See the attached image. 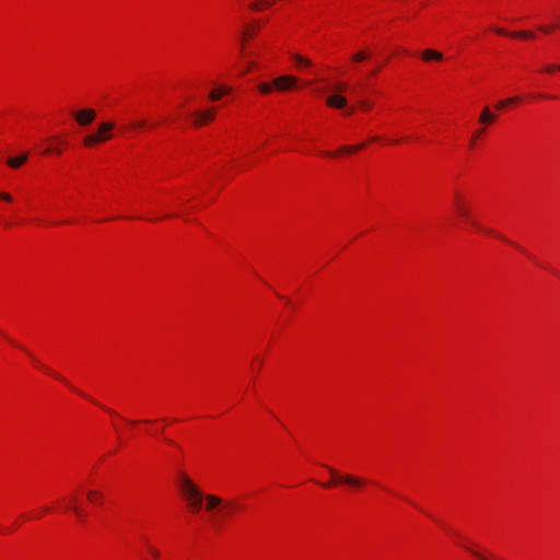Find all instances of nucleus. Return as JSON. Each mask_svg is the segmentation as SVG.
<instances>
[{
	"label": "nucleus",
	"instance_id": "1",
	"mask_svg": "<svg viewBox=\"0 0 560 560\" xmlns=\"http://www.w3.org/2000/svg\"><path fill=\"white\" fill-rule=\"evenodd\" d=\"M177 486L189 510L192 513H198L205 499V494L199 487L184 471L178 474Z\"/></svg>",
	"mask_w": 560,
	"mask_h": 560
},
{
	"label": "nucleus",
	"instance_id": "2",
	"mask_svg": "<svg viewBox=\"0 0 560 560\" xmlns=\"http://www.w3.org/2000/svg\"><path fill=\"white\" fill-rule=\"evenodd\" d=\"M177 486L189 510L192 513H198L205 499V494L199 487L184 471L178 474Z\"/></svg>",
	"mask_w": 560,
	"mask_h": 560
},
{
	"label": "nucleus",
	"instance_id": "3",
	"mask_svg": "<svg viewBox=\"0 0 560 560\" xmlns=\"http://www.w3.org/2000/svg\"><path fill=\"white\" fill-rule=\"evenodd\" d=\"M115 125L110 121H102L98 124L97 133L89 135L83 139L85 147H94L100 142L107 141L112 138L110 131Z\"/></svg>",
	"mask_w": 560,
	"mask_h": 560
},
{
	"label": "nucleus",
	"instance_id": "4",
	"mask_svg": "<svg viewBox=\"0 0 560 560\" xmlns=\"http://www.w3.org/2000/svg\"><path fill=\"white\" fill-rule=\"evenodd\" d=\"M327 469L331 477L334 478L335 482H345L346 485L352 487V488H359L362 485H364L365 480L359 476L354 475H340L337 472L336 469L332 467L327 466Z\"/></svg>",
	"mask_w": 560,
	"mask_h": 560
},
{
	"label": "nucleus",
	"instance_id": "5",
	"mask_svg": "<svg viewBox=\"0 0 560 560\" xmlns=\"http://www.w3.org/2000/svg\"><path fill=\"white\" fill-rule=\"evenodd\" d=\"M298 80L293 75H280L273 80L275 90L283 92L291 90Z\"/></svg>",
	"mask_w": 560,
	"mask_h": 560
},
{
	"label": "nucleus",
	"instance_id": "6",
	"mask_svg": "<svg viewBox=\"0 0 560 560\" xmlns=\"http://www.w3.org/2000/svg\"><path fill=\"white\" fill-rule=\"evenodd\" d=\"M73 116L80 126H88L94 120L96 113L93 109L86 108L73 113Z\"/></svg>",
	"mask_w": 560,
	"mask_h": 560
},
{
	"label": "nucleus",
	"instance_id": "7",
	"mask_svg": "<svg viewBox=\"0 0 560 560\" xmlns=\"http://www.w3.org/2000/svg\"><path fill=\"white\" fill-rule=\"evenodd\" d=\"M215 117V109L214 108H208L202 112H198L195 114V120L194 125L196 127H200L202 125H206L210 121H212Z\"/></svg>",
	"mask_w": 560,
	"mask_h": 560
},
{
	"label": "nucleus",
	"instance_id": "8",
	"mask_svg": "<svg viewBox=\"0 0 560 560\" xmlns=\"http://www.w3.org/2000/svg\"><path fill=\"white\" fill-rule=\"evenodd\" d=\"M454 209L456 210V212L458 213L459 217H462L464 219L469 218L468 206H467L464 197L458 192H456L454 196Z\"/></svg>",
	"mask_w": 560,
	"mask_h": 560
},
{
	"label": "nucleus",
	"instance_id": "9",
	"mask_svg": "<svg viewBox=\"0 0 560 560\" xmlns=\"http://www.w3.org/2000/svg\"><path fill=\"white\" fill-rule=\"evenodd\" d=\"M326 103L328 106L334 108H346L347 107V98L339 93H335L327 97Z\"/></svg>",
	"mask_w": 560,
	"mask_h": 560
},
{
	"label": "nucleus",
	"instance_id": "10",
	"mask_svg": "<svg viewBox=\"0 0 560 560\" xmlns=\"http://www.w3.org/2000/svg\"><path fill=\"white\" fill-rule=\"evenodd\" d=\"M203 500H206V510L207 511H213L215 508H218L222 504V499L214 494H207V495H205Z\"/></svg>",
	"mask_w": 560,
	"mask_h": 560
},
{
	"label": "nucleus",
	"instance_id": "11",
	"mask_svg": "<svg viewBox=\"0 0 560 560\" xmlns=\"http://www.w3.org/2000/svg\"><path fill=\"white\" fill-rule=\"evenodd\" d=\"M421 58L424 61H429V60L441 61L443 59V54L438 50L425 49L421 52Z\"/></svg>",
	"mask_w": 560,
	"mask_h": 560
},
{
	"label": "nucleus",
	"instance_id": "12",
	"mask_svg": "<svg viewBox=\"0 0 560 560\" xmlns=\"http://www.w3.org/2000/svg\"><path fill=\"white\" fill-rule=\"evenodd\" d=\"M28 159V155L27 153H23L19 156H15V158H9L7 160V164L11 167V168H19L20 166H22Z\"/></svg>",
	"mask_w": 560,
	"mask_h": 560
},
{
	"label": "nucleus",
	"instance_id": "13",
	"mask_svg": "<svg viewBox=\"0 0 560 560\" xmlns=\"http://www.w3.org/2000/svg\"><path fill=\"white\" fill-rule=\"evenodd\" d=\"M231 92L230 86H219L211 91L208 95L210 101H219L223 95Z\"/></svg>",
	"mask_w": 560,
	"mask_h": 560
},
{
	"label": "nucleus",
	"instance_id": "14",
	"mask_svg": "<svg viewBox=\"0 0 560 560\" xmlns=\"http://www.w3.org/2000/svg\"><path fill=\"white\" fill-rule=\"evenodd\" d=\"M495 115L491 113L490 108L488 106H486L483 109H482V113L479 117V122L481 124H491L495 120Z\"/></svg>",
	"mask_w": 560,
	"mask_h": 560
},
{
	"label": "nucleus",
	"instance_id": "15",
	"mask_svg": "<svg viewBox=\"0 0 560 560\" xmlns=\"http://www.w3.org/2000/svg\"><path fill=\"white\" fill-rule=\"evenodd\" d=\"M371 57V52L364 49L358 50L351 57V60L355 63L362 62Z\"/></svg>",
	"mask_w": 560,
	"mask_h": 560
},
{
	"label": "nucleus",
	"instance_id": "16",
	"mask_svg": "<svg viewBox=\"0 0 560 560\" xmlns=\"http://www.w3.org/2000/svg\"><path fill=\"white\" fill-rule=\"evenodd\" d=\"M52 140L57 141L58 145L54 147V148H47L43 151V154H51V153H55V154H61L62 150H61V147L65 142L58 138H52Z\"/></svg>",
	"mask_w": 560,
	"mask_h": 560
},
{
	"label": "nucleus",
	"instance_id": "17",
	"mask_svg": "<svg viewBox=\"0 0 560 560\" xmlns=\"http://www.w3.org/2000/svg\"><path fill=\"white\" fill-rule=\"evenodd\" d=\"M292 58L299 67H312V61L301 55H293Z\"/></svg>",
	"mask_w": 560,
	"mask_h": 560
},
{
	"label": "nucleus",
	"instance_id": "18",
	"mask_svg": "<svg viewBox=\"0 0 560 560\" xmlns=\"http://www.w3.org/2000/svg\"><path fill=\"white\" fill-rule=\"evenodd\" d=\"M88 499L91 500L94 503H102L103 494L100 491L90 490L88 492Z\"/></svg>",
	"mask_w": 560,
	"mask_h": 560
},
{
	"label": "nucleus",
	"instance_id": "19",
	"mask_svg": "<svg viewBox=\"0 0 560 560\" xmlns=\"http://www.w3.org/2000/svg\"><path fill=\"white\" fill-rule=\"evenodd\" d=\"M258 89L262 94H269L275 90L273 81L262 82L258 85Z\"/></svg>",
	"mask_w": 560,
	"mask_h": 560
},
{
	"label": "nucleus",
	"instance_id": "20",
	"mask_svg": "<svg viewBox=\"0 0 560 560\" xmlns=\"http://www.w3.org/2000/svg\"><path fill=\"white\" fill-rule=\"evenodd\" d=\"M69 509L78 516V517H82L83 516V511L77 505V499L75 498H71L70 499V505H69Z\"/></svg>",
	"mask_w": 560,
	"mask_h": 560
},
{
	"label": "nucleus",
	"instance_id": "21",
	"mask_svg": "<svg viewBox=\"0 0 560 560\" xmlns=\"http://www.w3.org/2000/svg\"><path fill=\"white\" fill-rule=\"evenodd\" d=\"M364 148V144L361 143V144H358V145H343L340 148V152H345V153H354L361 149Z\"/></svg>",
	"mask_w": 560,
	"mask_h": 560
},
{
	"label": "nucleus",
	"instance_id": "22",
	"mask_svg": "<svg viewBox=\"0 0 560 560\" xmlns=\"http://www.w3.org/2000/svg\"><path fill=\"white\" fill-rule=\"evenodd\" d=\"M272 1L271 0H261L260 2H254L250 4V8L253 10H262L269 5H271Z\"/></svg>",
	"mask_w": 560,
	"mask_h": 560
},
{
	"label": "nucleus",
	"instance_id": "23",
	"mask_svg": "<svg viewBox=\"0 0 560 560\" xmlns=\"http://www.w3.org/2000/svg\"><path fill=\"white\" fill-rule=\"evenodd\" d=\"M517 100H518L517 97H511V98H508V100L500 101V102L497 103L495 108L497 109H502V108H504L508 105L516 103Z\"/></svg>",
	"mask_w": 560,
	"mask_h": 560
},
{
	"label": "nucleus",
	"instance_id": "24",
	"mask_svg": "<svg viewBox=\"0 0 560 560\" xmlns=\"http://www.w3.org/2000/svg\"><path fill=\"white\" fill-rule=\"evenodd\" d=\"M512 36L520 37V38H534L535 34L532 32L523 31V32L512 33Z\"/></svg>",
	"mask_w": 560,
	"mask_h": 560
},
{
	"label": "nucleus",
	"instance_id": "25",
	"mask_svg": "<svg viewBox=\"0 0 560 560\" xmlns=\"http://www.w3.org/2000/svg\"><path fill=\"white\" fill-rule=\"evenodd\" d=\"M30 357L32 358V360L34 361V363H35L39 369H42L43 371H45V372L49 373L50 375H55V373H54L52 371H50L48 368H46V366H45V365H43V364H39V363L37 362V360H36L35 358H33V355H31V354H30Z\"/></svg>",
	"mask_w": 560,
	"mask_h": 560
},
{
	"label": "nucleus",
	"instance_id": "26",
	"mask_svg": "<svg viewBox=\"0 0 560 560\" xmlns=\"http://www.w3.org/2000/svg\"><path fill=\"white\" fill-rule=\"evenodd\" d=\"M358 104L363 109H370L372 107V104L366 100H359Z\"/></svg>",
	"mask_w": 560,
	"mask_h": 560
},
{
	"label": "nucleus",
	"instance_id": "27",
	"mask_svg": "<svg viewBox=\"0 0 560 560\" xmlns=\"http://www.w3.org/2000/svg\"><path fill=\"white\" fill-rule=\"evenodd\" d=\"M539 30H540L542 33L549 34V33L553 30V26L540 25V26H539Z\"/></svg>",
	"mask_w": 560,
	"mask_h": 560
},
{
	"label": "nucleus",
	"instance_id": "28",
	"mask_svg": "<svg viewBox=\"0 0 560 560\" xmlns=\"http://www.w3.org/2000/svg\"><path fill=\"white\" fill-rule=\"evenodd\" d=\"M334 91H336V93L341 94L343 91H346V85L345 84H337V85L334 86Z\"/></svg>",
	"mask_w": 560,
	"mask_h": 560
},
{
	"label": "nucleus",
	"instance_id": "29",
	"mask_svg": "<svg viewBox=\"0 0 560 560\" xmlns=\"http://www.w3.org/2000/svg\"><path fill=\"white\" fill-rule=\"evenodd\" d=\"M145 126V121L144 120H140V121H135L130 125L131 128H142Z\"/></svg>",
	"mask_w": 560,
	"mask_h": 560
},
{
	"label": "nucleus",
	"instance_id": "30",
	"mask_svg": "<svg viewBox=\"0 0 560 560\" xmlns=\"http://www.w3.org/2000/svg\"><path fill=\"white\" fill-rule=\"evenodd\" d=\"M472 224H474L476 228H478V229H480V230H483V231L488 232L489 234L495 235L494 231H492V230H486V229H483L482 226L478 225V224H477V223H475V222H472ZM497 236H498V237H500V238H502V240H504L501 235H498V234H497Z\"/></svg>",
	"mask_w": 560,
	"mask_h": 560
},
{
	"label": "nucleus",
	"instance_id": "31",
	"mask_svg": "<svg viewBox=\"0 0 560 560\" xmlns=\"http://www.w3.org/2000/svg\"><path fill=\"white\" fill-rule=\"evenodd\" d=\"M255 33H256V30H253V31H249V30H248V31H245V32H243V37H244V39L249 38V37H253V36L255 35Z\"/></svg>",
	"mask_w": 560,
	"mask_h": 560
},
{
	"label": "nucleus",
	"instance_id": "32",
	"mask_svg": "<svg viewBox=\"0 0 560 560\" xmlns=\"http://www.w3.org/2000/svg\"><path fill=\"white\" fill-rule=\"evenodd\" d=\"M0 198L4 201H11L12 200V197L11 195H9L8 192H1L0 194Z\"/></svg>",
	"mask_w": 560,
	"mask_h": 560
},
{
	"label": "nucleus",
	"instance_id": "33",
	"mask_svg": "<svg viewBox=\"0 0 560 560\" xmlns=\"http://www.w3.org/2000/svg\"><path fill=\"white\" fill-rule=\"evenodd\" d=\"M476 558H478L479 560H485V556L475 551V550H471V549H468Z\"/></svg>",
	"mask_w": 560,
	"mask_h": 560
},
{
	"label": "nucleus",
	"instance_id": "34",
	"mask_svg": "<svg viewBox=\"0 0 560 560\" xmlns=\"http://www.w3.org/2000/svg\"><path fill=\"white\" fill-rule=\"evenodd\" d=\"M558 67H559V66H552V65H550V66H547V67L545 68V70H546L547 72H551V71H553V70H556V69H558V70H559V68H558Z\"/></svg>",
	"mask_w": 560,
	"mask_h": 560
},
{
	"label": "nucleus",
	"instance_id": "35",
	"mask_svg": "<svg viewBox=\"0 0 560 560\" xmlns=\"http://www.w3.org/2000/svg\"><path fill=\"white\" fill-rule=\"evenodd\" d=\"M150 552H151V555H152L153 557H156V558H158V557L160 556L159 551H158L156 549L152 548V547H150Z\"/></svg>",
	"mask_w": 560,
	"mask_h": 560
},
{
	"label": "nucleus",
	"instance_id": "36",
	"mask_svg": "<svg viewBox=\"0 0 560 560\" xmlns=\"http://www.w3.org/2000/svg\"><path fill=\"white\" fill-rule=\"evenodd\" d=\"M254 66H255V63L253 61H249L244 73L247 72L248 70H250Z\"/></svg>",
	"mask_w": 560,
	"mask_h": 560
},
{
	"label": "nucleus",
	"instance_id": "37",
	"mask_svg": "<svg viewBox=\"0 0 560 560\" xmlns=\"http://www.w3.org/2000/svg\"><path fill=\"white\" fill-rule=\"evenodd\" d=\"M482 132H483V129H480V130H479V131L474 136V138H472V140H471V143H474V142H475V140H476V138H478V136H479V135H481Z\"/></svg>",
	"mask_w": 560,
	"mask_h": 560
},
{
	"label": "nucleus",
	"instance_id": "38",
	"mask_svg": "<svg viewBox=\"0 0 560 560\" xmlns=\"http://www.w3.org/2000/svg\"><path fill=\"white\" fill-rule=\"evenodd\" d=\"M353 113H354L353 107L347 108V110H346L347 115H352Z\"/></svg>",
	"mask_w": 560,
	"mask_h": 560
},
{
	"label": "nucleus",
	"instance_id": "39",
	"mask_svg": "<svg viewBox=\"0 0 560 560\" xmlns=\"http://www.w3.org/2000/svg\"><path fill=\"white\" fill-rule=\"evenodd\" d=\"M495 32L501 35L506 34V32L503 28H497Z\"/></svg>",
	"mask_w": 560,
	"mask_h": 560
},
{
	"label": "nucleus",
	"instance_id": "40",
	"mask_svg": "<svg viewBox=\"0 0 560 560\" xmlns=\"http://www.w3.org/2000/svg\"><path fill=\"white\" fill-rule=\"evenodd\" d=\"M377 71H378V68H374V70H372L370 74H371V75H374V74H376V73H377Z\"/></svg>",
	"mask_w": 560,
	"mask_h": 560
},
{
	"label": "nucleus",
	"instance_id": "41",
	"mask_svg": "<svg viewBox=\"0 0 560 560\" xmlns=\"http://www.w3.org/2000/svg\"><path fill=\"white\" fill-rule=\"evenodd\" d=\"M54 376H56V377L60 378V380H61V382H65V378H61L60 376H58V375H56V374H55Z\"/></svg>",
	"mask_w": 560,
	"mask_h": 560
},
{
	"label": "nucleus",
	"instance_id": "42",
	"mask_svg": "<svg viewBox=\"0 0 560 560\" xmlns=\"http://www.w3.org/2000/svg\"><path fill=\"white\" fill-rule=\"evenodd\" d=\"M558 68H559V70H560V66H559Z\"/></svg>",
	"mask_w": 560,
	"mask_h": 560
},
{
	"label": "nucleus",
	"instance_id": "43",
	"mask_svg": "<svg viewBox=\"0 0 560 560\" xmlns=\"http://www.w3.org/2000/svg\"><path fill=\"white\" fill-rule=\"evenodd\" d=\"M559 27H560V24H559Z\"/></svg>",
	"mask_w": 560,
	"mask_h": 560
}]
</instances>
